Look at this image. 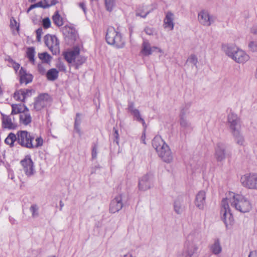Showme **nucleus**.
Wrapping results in <instances>:
<instances>
[{
	"instance_id": "7c9ffc66",
	"label": "nucleus",
	"mask_w": 257,
	"mask_h": 257,
	"mask_svg": "<svg viewBox=\"0 0 257 257\" xmlns=\"http://www.w3.org/2000/svg\"><path fill=\"white\" fill-rule=\"evenodd\" d=\"M17 141V136L14 133H11L5 139V143L10 147H13L15 141Z\"/></svg>"
},
{
	"instance_id": "5701e85b",
	"label": "nucleus",
	"mask_w": 257,
	"mask_h": 257,
	"mask_svg": "<svg viewBox=\"0 0 257 257\" xmlns=\"http://www.w3.org/2000/svg\"><path fill=\"white\" fill-rule=\"evenodd\" d=\"M19 76L20 82L25 83L26 85L32 82L33 80V76L30 73H28L26 70L21 67L19 72Z\"/></svg>"
},
{
	"instance_id": "09e8293b",
	"label": "nucleus",
	"mask_w": 257,
	"mask_h": 257,
	"mask_svg": "<svg viewBox=\"0 0 257 257\" xmlns=\"http://www.w3.org/2000/svg\"><path fill=\"white\" fill-rule=\"evenodd\" d=\"M38 69L39 72L42 74H44L46 72V69L42 63L38 64Z\"/></svg>"
},
{
	"instance_id": "c9c22d12",
	"label": "nucleus",
	"mask_w": 257,
	"mask_h": 257,
	"mask_svg": "<svg viewBox=\"0 0 257 257\" xmlns=\"http://www.w3.org/2000/svg\"><path fill=\"white\" fill-rule=\"evenodd\" d=\"M115 6V0H105V6L107 11L111 12Z\"/></svg>"
},
{
	"instance_id": "412c9836",
	"label": "nucleus",
	"mask_w": 257,
	"mask_h": 257,
	"mask_svg": "<svg viewBox=\"0 0 257 257\" xmlns=\"http://www.w3.org/2000/svg\"><path fill=\"white\" fill-rule=\"evenodd\" d=\"M206 193L204 191H199L196 195L195 204L199 209L203 210L205 204Z\"/></svg>"
},
{
	"instance_id": "b1692460",
	"label": "nucleus",
	"mask_w": 257,
	"mask_h": 257,
	"mask_svg": "<svg viewBox=\"0 0 257 257\" xmlns=\"http://www.w3.org/2000/svg\"><path fill=\"white\" fill-rule=\"evenodd\" d=\"M174 210L177 214H182L185 209V206L180 198L175 200L173 204Z\"/></svg>"
},
{
	"instance_id": "680f3d73",
	"label": "nucleus",
	"mask_w": 257,
	"mask_h": 257,
	"mask_svg": "<svg viewBox=\"0 0 257 257\" xmlns=\"http://www.w3.org/2000/svg\"><path fill=\"white\" fill-rule=\"evenodd\" d=\"M20 65L18 63L15 64L13 66L14 69L16 71H17V70L20 68Z\"/></svg>"
},
{
	"instance_id": "4d7b16f0",
	"label": "nucleus",
	"mask_w": 257,
	"mask_h": 257,
	"mask_svg": "<svg viewBox=\"0 0 257 257\" xmlns=\"http://www.w3.org/2000/svg\"><path fill=\"white\" fill-rule=\"evenodd\" d=\"M248 257H257V250L250 251Z\"/></svg>"
},
{
	"instance_id": "774afa93",
	"label": "nucleus",
	"mask_w": 257,
	"mask_h": 257,
	"mask_svg": "<svg viewBox=\"0 0 257 257\" xmlns=\"http://www.w3.org/2000/svg\"><path fill=\"white\" fill-rule=\"evenodd\" d=\"M41 39V36L40 35H37V40L38 41H40Z\"/></svg>"
},
{
	"instance_id": "0e129e2a",
	"label": "nucleus",
	"mask_w": 257,
	"mask_h": 257,
	"mask_svg": "<svg viewBox=\"0 0 257 257\" xmlns=\"http://www.w3.org/2000/svg\"><path fill=\"white\" fill-rule=\"evenodd\" d=\"M34 8H35L34 4L32 5L31 6H30V7L27 10V13L28 14L32 10H33Z\"/></svg>"
},
{
	"instance_id": "72a5a7b5",
	"label": "nucleus",
	"mask_w": 257,
	"mask_h": 257,
	"mask_svg": "<svg viewBox=\"0 0 257 257\" xmlns=\"http://www.w3.org/2000/svg\"><path fill=\"white\" fill-rule=\"evenodd\" d=\"M35 50L34 47H29L27 49V56L29 61L33 64H35Z\"/></svg>"
},
{
	"instance_id": "cd10ccee",
	"label": "nucleus",
	"mask_w": 257,
	"mask_h": 257,
	"mask_svg": "<svg viewBox=\"0 0 257 257\" xmlns=\"http://www.w3.org/2000/svg\"><path fill=\"white\" fill-rule=\"evenodd\" d=\"M32 90L30 89H20L17 91L14 95V97L15 99H20V97H18V95L19 94H21L22 96V97L24 98V100L28 97L30 96L31 95Z\"/></svg>"
},
{
	"instance_id": "a211bd4d",
	"label": "nucleus",
	"mask_w": 257,
	"mask_h": 257,
	"mask_svg": "<svg viewBox=\"0 0 257 257\" xmlns=\"http://www.w3.org/2000/svg\"><path fill=\"white\" fill-rule=\"evenodd\" d=\"M186 111L182 109L180 115V125L182 130L184 132H190L193 129L191 123L187 119Z\"/></svg>"
},
{
	"instance_id": "338daca9",
	"label": "nucleus",
	"mask_w": 257,
	"mask_h": 257,
	"mask_svg": "<svg viewBox=\"0 0 257 257\" xmlns=\"http://www.w3.org/2000/svg\"><path fill=\"white\" fill-rule=\"evenodd\" d=\"M60 210H62V207H63L64 206V204L62 203V202L61 201L60 202Z\"/></svg>"
},
{
	"instance_id": "4468645a",
	"label": "nucleus",
	"mask_w": 257,
	"mask_h": 257,
	"mask_svg": "<svg viewBox=\"0 0 257 257\" xmlns=\"http://www.w3.org/2000/svg\"><path fill=\"white\" fill-rule=\"evenodd\" d=\"M21 164L23 166V171L27 176L30 177L34 175L35 173L34 163L30 156H26L21 161Z\"/></svg>"
},
{
	"instance_id": "f704fd0d",
	"label": "nucleus",
	"mask_w": 257,
	"mask_h": 257,
	"mask_svg": "<svg viewBox=\"0 0 257 257\" xmlns=\"http://www.w3.org/2000/svg\"><path fill=\"white\" fill-rule=\"evenodd\" d=\"M39 207L37 204H34L31 206L30 211L32 213V216L33 218H37L39 216Z\"/></svg>"
},
{
	"instance_id": "69168bd1",
	"label": "nucleus",
	"mask_w": 257,
	"mask_h": 257,
	"mask_svg": "<svg viewBox=\"0 0 257 257\" xmlns=\"http://www.w3.org/2000/svg\"><path fill=\"white\" fill-rule=\"evenodd\" d=\"M17 96H18V97H20V99H15L16 100H20V101H24V98L22 97V96L21 95V94H19Z\"/></svg>"
},
{
	"instance_id": "a878e982",
	"label": "nucleus",
	"mask_w": 257,
	"mask_h": 257,
	"mask_svg": "<svg viewBox=\"0 0 257 257\" xmlns=\"http://www.w3.org/2000/svg\"><path fill=\"white\" fill-rule=\"evenodd\" d=\"M236 144L241 146H244L245 141L244 138L241 133V131L231 134Z\"/></svg>"
},
{
	"instance_id": "1a4fd4ad",
	"label": "nucleus",
	"mask_w": 257,
	"mask_h": 257,
	"mask_svg": "<svg viewBox=\"0 0 257 257\" xmlns=\"http://www.w3.org/2000/svg\"><path fill=\"white\" fill-rule=\"evenodd\" d=\"M155 180V176L152 173L143 175L139 180V189L144 191L151 189L154 185Z\"/></svg>"
},
{
	"instance_id": "20e7f679",
	"label": "nucleus",
	"mask_w": 257,
	"mask_h": 257,
	"mask_svg": "<svg viewBox=\"0 0 257 257\" xmlns=\"http://www.w3.org/2000/svg\"><path fill=\"white\" fill-rule=\"evenodd\" d=\"M152 146L156 150L159 157L165 163L173 161V156L169 146L159 136H156L152 140Z\"/></svg>"
},
{
	"instance_id": "f3484780",
	"label": "nucleus",
	"mask_w": 257,
	"mask_h": 257,
	"mask_svg": "<svg viewBox=\"0 0 257 257\" xmlns=\"http://www.w3.org/2000/svg\"><path fill=\"white\" fill-rule=\"evenodd\" d=\"M155 50H157L158 52L163 53V50L157 47H151L150 43L147 40H144L142 44V50L141 53L145 56L150 55Z\"/></svg>"
},
{
	"instance_id": "7ed1b4c3",
	"label": "nucleus",
	"mask_w": 257,
	"mask_h": 257,
	"mask_svg": "<svg viewBox=\"0 0 257 257\" xmlns=\"http://www.w3.org/2000/svg\"><path fill=\"white\" fill-rule=\"evenodd\" d=\"M222 50L226 56L238 64H244L250 59L244 51L233 44H223Z\"/></svg>"
},
{
	"instance_id": "f257e3e1",
	"label": "nucleus",
	"mask_w": 257,
	"mask_h": 257,
	"mask_svg": "<svg viewBox=\"0 0 257 257\" xmlns=\"http://www.w3.org/2000/svg\"><path fill=\"white\" fill-rule=\"evenodd\" d=\"M201 239V235L198 231H192L187 236L184 243L183 250L179 253L177 257H198V245L196 242Z\"/></svg>"
},
{
	"instance_id": "5fc2aeb1",
	"label": "nucleus",
	"mask_w": 257,
	"mask_h": 257,
	"mask_svg": "<svg viewBox=\"0 0 257 257\" xmlns=\"http://www.w3.org/2000/svg\"><path fill=\"white\" fill-rule=\"evenodd\" d=\"M79 6L82 9L84 14H86V8L85 4L84 3H80L79 4Z\"/></svg>"
},
{
	"instance_id": "2eb2a0df",
	"label": "nucleus",
	"mask_w": 257,
	"mask_h": 257,
	"mask_svg": "<svg viewBox=\"0 0 257 257\" xmlns=\"http://www.w3.org/2000/svg\"><path fill=\"white\" fill-rule=\"evenodd\" d=\"M198 19L199 22L204 26H210L215 21V18L205 10L201 11L198 13Z\"/></svg>"
},
{
	"instance_id": "e433bc0d",
	"label": "nucleus",
	"mask_w": 257,
	"mask_h": 257,
	"mask_svg": "<svg viewBox=\"0 0 257 257\" xmlns=\"http://www.w3.org/2000/svg\"><path fill=\"white\" fill-rule=\"evenodd\" d=\"M12 111L11 112V115L18 114V113L21 114L23 111H25V110H22V107L21 105L12 104Z\"/></svg>"
},
{
	"instance_id": "3c124183",
	"label": "nucleus",
	"mask_w": 257,
	"mask_h": 257,
	"mask_svg": "<svg viewBox=\"0 0 257 257\" xmlns=\"http://www.w3.org/2000/svg\"><path fill=\"white\" fill-rule=\"evenodd\" d=\"M149 12H147L146 13L140 12L139 10H138L136 12V16H140L142 18H145L146 16L149 14Z\"/></svg>"
},
{
	"instance_id": "6e6d98bb",
	"label": "nucleus",
	"mask_w": 257,
	"mask_h": 257,
	"mask_svg": "<svg viewBox=\"0 0 257 257\" xmlns=\"http://www.w3.org/2000/svg\"><path fill=\"white\" fill-rule=\"evenodd\" d=\"M250 32L254 35L257 34V25L253 26L250 30Z\"/></svg>"
},
{
	"instance_id": "49530a36",
	"label": "nucleus",
	"mask_w": 257,
	"mask_h": 257,
	"mask_svg": "<svg viewBox=\"0 0 257 257\" xmlns=\"http://www.w3.org/2000/svg\"><path fill=\"white\" fill-rule=\"evenodd\" d=\"M113 132H114L113 136H114V138H115V141L116 142V143L117 144H118V140H119L118 131L114 127L113 128Z\"/></svg>"
},
{
	"instance_id": "c756f323",
	"label": "nucleus",
	"mask_w": 257,
	"mask_h": 257,
	"mask_svg": "<svg viewBox=\"0 0 257 257\" xmlns=\"http://www.w3.org/2000/svg\"><path fill=\"white\" fill-rule=\"evenodd\" d=\"M53 23L58 27H61L63 25V20L62 17L59 14L58 11H56L52 17Z\"/></svg>"
},
{
	"instance_id": "f03ea898",
	"label": "nucleus",
	"mask_w": 257,
	"mask_h": 257,
	"mask_svg": "<svg viewBox=\"0 0 257 257\" xmlns=\"http://www.w3.org/2000/svg\"><path fill=\"white\" fill-rule=\"evenodd\" d=\"M223 199L226 200L231 208H234L240 212H248L252 208L250 201L241 194L229 192L226 194V198Z\"/></svg>"
},
{
	"instance_id": "ea45409f",
	"label": "nucleus",
	"mask_w": 257,
	"mask_h": 257,
	"mask_svg": "<svg viewBox=\"0 0 257 257\" xmlns=\"http://www.w3.org/2000/svg\"><path fill=\"white\" fill-rule=\"evenodd\" d=\"M249 50L253 52H257V42L251 41L248 44Z\"/></svg>"
},
{
	"instance_id": "39448f33",
	"label": "nucleus",
	"mask_w": 257,
	"mask_h": 257,
	"mask_svg": "<svg viewBox=\"0 0 257 257\" xmlns=\"http://www.w3.org/2000/svg\"><path fill=\"white\" fill-rule=\"evenodd\" d=\"M107 43L116 48H122L124 46L125 42L121 34L112 27L107 29L105 36Z\"/></svg>"
},
{
	"instance_id": "393cba45",
	"label": "nucleus",
	"mask_w": 257,
	"mask_h": 257,
	"mask_svg": "<svg viewBox=\"0 0 257 257\" xmlns=\"http://www.w3.org/2000/svg\"><path fill=\"white\" fill-rule=\"evenodd\" d=\"M26 111H23L20 114V122L24 125H28L32 121V117L27 107L25 108Z\"/></svg>"
},
{
	"instance_id": "9b49d317",
	"label": "nucleus",
	"mask_w": 257,
	"mask_h": 257,
	"mask_svg": "<svg viewBox=\"0 0 257 257\" xmlns=\"http://www.w3.org/2000/svg\"><path fill=\"white\" fill-rule=\"evenodd\" d=\"M240 182L245 188L257 190V174H245L241 176Z\"/></svg>"
},
{
	"instance_id": "6ab92c4d",
	"label": "nucleus",
	"mask_w": 257,
	"mask_h": 257,
	"mask_svg": "<svg viewBox=\"0 0 257 257\" xmlns=\"http://www.w3.org/2000/svg\"><path fill=\"white\" fill-rule=\"evenodd\" d=\"M1 114L2 115V124L4 128L12 130L17 127V124L11 114L7 115L3 113H1Z\"/></svg>"
},
{
	"instance_id": "864d4df0",
	"label": "nucleus",
	"mask_w": 257,
	"mask_h": 257,
	"mask_svg": "<svg viewBox=\"0 0 257 257\" xmlns=\"http://www.w3.org/2000/svg\"><path fill=\"white\" fill-rule=\"evenodd\" d=\"M79 126L80 125H74V129L76 132L79 135V136H81L82 133Z\"/></svg>"
},
{
	"instance_id": "0eeeda50",
	"label": "nucleus",
	"mask_w": 257,
	"mask_h": 257,
	"mask_svg": "<svg viewBox=\"0 0 257 257\" xmlns=\"http://www.w3.org/2000/svg\"><path fill=\"white\" fill-rule=\"evenodd\" d=\"M231 208L227 201L222 199L221 209V218L227 228H230L234 222V219L231 213Z\"/></svg>"
},
{
	"instance_id": "13d9d810",
	"label": "nucleus",
	"mask_w": 257,
	"mask_h": 257,
	"mask_svg": "<svg viewBox=\"0 0 257 257\" xmlns=\"http://www.w3.org/2000/svg\"><path fill=\"white\" fill-rule=\"evenodd\" d=\"M43 34V29L42 28H40L36 30V35L41 36Z\"/></svg>"
},
{
	"instance_id": "6e6552de",
	"label": "nucleus",
	"mask_w": 257,
	"mask_h": 257,
	"mask_svg": "<svg viewBox=\"0 0 257 257\" xmlns=\"http://www.w3.org/2000/svg\"><path fill=\"white\" fill-rule=\"evenodd\" d=\"M17 142L19 145L28 149H33L34 137L26 131H20L17 133Z\"/></svg>"
},
{
	"instance_id": "a19ab883",
	"label": "nucleus",
	"mask_w": 257,
	"mask_h": 257,
	"mask_svg": "<svg viewBox=\"0 0 257 257\" xmlns=\"http://www.w3.org/2000/svg\"><path fill=\"white\" fill-rule=\"evenodd\" d=\"M51 21L49 18H45L42 20V25L45 29H48L51 26Z\"/></svg>"
},
{
	"instance_id": "de8ad7c7",
	"label": "nucleus",
	"mask_w": 257,
	"mask_h": 257,
	"mask_svg": "<svg viewBox=\"0 0 257 257\" xmlns=\"http://www.w3.org/2000/svg\"><path fill=\"white\" fill-rule=\"evenodd\" d=\"M35 8H42L44 9H46L49 8V5H43L42 2H39L36 4H34Z\"/></svg>"
},
{
	"instance_id": "37998d69",
	"label": "nucleus",
	"mask_w": 257,
	"mask_h": 257,
	"mask_svg": "<svg viewBox=\"0 0 257 257\" xmlns=\"http://www.w3.org/2000/svg\"><path fill=\"white\" fill-rule=\"evenodd\" d=\"M92 158L93 159H95L97 158V147L96 145H94L92 149Z\"/></svg>"
},
{
	"instance_id": "473e14b6",
	"label": "nucleus",
	"mask_w": 257,
	"mask_h": 257,
	"mask_svg": "<svg viewBox=\"0 0 257 257\" xmlns=\"http://www.w3.org/2000/svg\"><path fill=\"white\" fill-rule=\"evenodd\" d=\"M132 114L134 116V119L137 121L141 122L144 128L146 129L147 126L144 119L142 117L141 115L140 111L138 109H137L136 110H135V111L133 112Z\"/></svg>"
},
{
	"instance_id": "58836bf2",
	"label": "nucleus",
	"mask_w": 257,
	"mask_h": 257,
	"mask_svg": "<svg viewBox=\"0 0 257 257\" xmlns=\"http://www.w3.org/2000/svg\"><path fill=\"white\" fill-rule=\"evenodd\" d=\"M36 143L33 144V149L41 147L43 144V140L41 137H37L35 140Z\"/></svg>"
},
{
	"instance_id": "052dcab7",
	"label": "nucleus",
	"mask_w": 257,
	"mask_h": 257,
	"mask_svg": "<svg viewBox=\"0 0 257 257\" xmlns=\"http://www.w3.org/2000/svg\"><path fill=\"white\" fill-rule=\"evenodd\" d=\"M9 221L11 222V223L12 224H14L16 222V219L13 217H9Z\"/></svg>"
},
{
	"instance_id": "bb28decb",
	"label": "nucleus",
	"mask_w": 257,
	"mask_h": 257,
	"mask_svg": "<svg viewBox=\"0 0 257 257\" xmlns=\"http://www.w3.org/2000/svg\"><path fill=\"white\" fill-rule=\"evenodd\" d=\"M212 253L215 255L219 254L222 251V247L218 239H216L210 246Z\"/></svg>"
},
{
	"instance_id": "603ef678",
	"label": "nucleus",
	"mask_w": 257,
	"mask_h": 257,
	"mask_svg": "<svg viewBox=\"0 0 257 257\" xmlns=\"http://www.w3.org/2000/svg\"><path fill=\"white\" fill-rule=\"evenodd\" d=\"M80 123H81L80 115L79 113H78L76 114V115L74 125H80Z\"/></svg>"
},
{
	"instance_id": "a18cd8bd",
	"label": "nucleus",
	"mask_w": 257,
	"mask_h": 257,
	"mask_svg": "<svg viewBox=\"0 0 257 257\" xmlns=\"http://www.w3.org/2000/svg\"><path fill=\"white\" fill-rule=\"evenodd\" d=\"M144 31L148 35H153L155 32L153 28L149 27H146Z\"/></svg>"
},
{
	"instance_id": "c03bdc74",
	"label": "nucleus",
	"mask_w": 257,
	"mask_h": 257,
	"mask_svg": "<svg viewBox=\"0 0 257 257\" xmlns=\"http://www.w3.org/2000/svg\"><path fill=\"white\" fill-rule=\"evenodd\" d=\"M127 109L129 112H130L131 113L134 112L135 110H136L137 109H136L135 107V105L134 102H129L128 104V107Z\"/></svg>"
},
{
	"instance_id": "c85d7f7f",
	"label": "nucleus",
	"mask_w": 257,
	"mask_h": 257,
	"mask_svg": "<svg viewBox=\"0 0 257 257\" xmlns=\"http://www.w3.org/2000/svg\"><path fill=\"white\" fill-rule=\"evenodd\" d=\"M58 73L59 72L56 69H51L46 73L47 78L49 80L54 81L57 79Z\"/></svg>"
},
{
	"instance_id": "4be33fe9",
	"label": "nucleus",
	"mask_w": 257,
	"mask_h": 257,
	"mask_svg": "<svg viewBox=\"0 0 257 257\" xmlns=\"http://www.w3.org/2000/svg\"><path fill=\"white\" fill-rule=\"evenodd\" d=\"M174 15L171 12H168L166 14L165 17L164 19V27L172 31L174 27Z\"/></svg>"
},
{
	"instance_id": "dca6fc26",
	"label": "nucleus",
	"mask_w": 257,
	"mask_h": 257,
	"mask_svg": "<svg viewBox=\"0 0 257 257\" xmlns=\"http://www.w3.org/2000/svg\"><path fill=\"white\" fill-rule=\"evenodd\" d=\"M50 96L46 93L40 94L36 99L34 108L37 111L40 110L46 106L50 101Z\"/></svg>"
},
{
	"instance_id": "9d476101",
	"label": "nucleus",
	"mask_w": 257,
	"mask_h": 257,
	"mask_svg": "<svg viewBox=\"0 0 257 257\" xmlns=\"http://www.w3.org/2000/svg\"><path fill=\"white\" fill-rule=\"evenodd\" d=\"M45 43L53 55L60 52V43L58 39L55 35L48 34L44 37Z\"/></svg>"
},
{
	"instance_id": "e2e57ef3",
	"label": "nucleus",
	"mask_w": 257,
	"mask_h": 257,
	"mask_svg": "<svg viewBox=\"0 0 257 257\" xmlns=\"http://www.w3.org/2000/svg\"><path fill=\"white\" fill-rule=\"evenodd\" d=\"M56 3L57 1L56 0H51L50 4H47V5H49V8L50 6L55 5V4H56Z\"/></svg>"
},
{
	"instance_id": "423d86ee",
	"label": "nucleus",
	"mask_w": 257,
	"mask_h": 257,
	"mask_svg": "<svg viewBox=\"0 0 257 257\" xmlns=\"http://www.w3.org/2000/svg\"><path fill=\"white\" fill-rule=\"evenodd\" d=\"M80 49L76 47L72 50L67 52L64 55L65 59L69 63L72 64L75 69H77L86 61V58L80 55Z\"/></svg>"
},
{
	"instance_id": "aec40b11",
	"label": "nucleus",
	"mask_w": 257,
	"mask_h": 257,
	"mask_svg": "<svg viewBox=\"0 0 257 257\" xmlns=\"http://www.w3.org/2000/svg\"><path fill=\"white\" fill-rule=\"evenodd\" d=\"M226 156V146L222 143L217 144L215 148V157L217 161L223 160Z\"/></svg>"
},
{
	"instance_id": "4c0bfd02",
	"label": "nucleus",
	"mask_w": 257,
	"mask_h": 257,
	"mask_svg": "<svg viewBox=\"0 0 257 257\" xmlns=\"http://www.w3.org/2000/svg\"><path fill=\"white\" fill-rule=\"evenodd\" d=\"M187 61L197 68L198 59L195 55H191L188 58Z\"/></svg>"
},
{
	"instance_id": "8fccbe9b",
	"label": "nucleus",
	"mask_w": 257,
	"mask_h": 257,
	"mask_svg": "<svg viewBox=\"0 0 257 257\" xmlns=\"http://www.w3.org/2000/svg\"><path fill=\"white\" fill-rule=\"evenodd\" d=\"M57 67L58 68L59 71H65L66 70V67L65 65L61 62H59L57 65Z\"/></svg>"
},
{
	"instance_id": "f8f14e48",
	"label": "nucleus",
	"mask_w": 257,
	"mask_h": 257,
	"mask_svg": "<svg viewBox=\"0 0 257 257\" xmlns=\"http://www.w3.org/2000/svg\"><path fill=\"white\" fill-rule=\"evenodd\" d=\"M126 201V197L124 194L121 193L116 195L111 201L109 206V212L114 213L122 208L124 203Z\"/></svg>"
},
{
	"instance_id": "2f4dec72",
	"label": "nucleus",
	"mask_w": 257,
	"mask_h": 257,
	"mask_svg": "<svg viewBox=\"0 0 257 257\" xmlns=\"http://www.w3.org/2000/svg\"><path fill=\"white\" fill-rule=\"evenodd\" d=\"M39 58L42 60L43 63L48 64L49 63L52 57L47 52H44L38 54Z\"/></svg>"
},
{
	"instance_id": "79ce46f5",
	"label": "nucleus",
	"mask_w": 257,
	"mask_h": 257,
	"mask_svg": "<svg viewBox=\"0 0 257 257\" xmlns=\"http://www.w3.org/2000/svg\"><path fill=\"white\" fill-rule=\"evenodd\" d=\"M10 25L12 28L16 27L17 31L19 30V24L14 18H12L10 21Z\"/></svg>"
},
{
	"instance_id": "ddd939ff",
	"label": "nucleus",
	"mask_w": 257,
	"mask_h": 257,
	"mask_svg": "<svg viewBox=\"0 0 257 257\" xmlns=\"http://www.w3.org/2000/svg\"><path fill=\"white\" fill-rule=\"evenodd\" d=\"M227 124L231 134L241 131V122L237 115L230 112L227 115Z\"/></svg>"
},
{
	"instance_id": "bf43d9fd",
	"label": "nucleus",
	"mask_w": 257,
	"mask_h": 257,
	"mask_svg": "<svg viewBox=\"0 0 257 257\" xmlns=\"http://www.w3.org/2000/svg\"><path fill=\"white\" fill-rule=\"evenodd\" d=\"M145 139H146V135H145V132H144V133L143 134V135L141 137V141L144 144H146Z\"/></svg>"
}]
</instances>
